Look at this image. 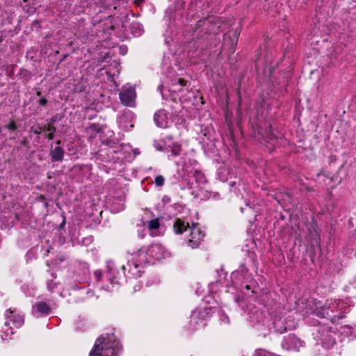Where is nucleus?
<instances>
[{
	"mask_svg": "<svg viewBox=\"0 0 356 356\" xmlns=\"http://www.w3.org/2000/svg\"><path fill=\"white\" fill-rule=\"evenodd\" d=\"M169 252L160 244H153L145 252L139 250L131 254V259L129 260L130 266L129 273L135 276H140V270H137L143 264L151 262L150 258L160 260L167 257Z\"/></svg>",
	"mask_w": 356,
	"mask_h": 356,
	"instance_id": "1",
	"label": "nucleus"
},
{
	"mask_svg": "<svg viewBox=\"0 0 356 356\" xmlns=\"http://www.w3.org/2000/svg\"><path fill=\"white\" fill-rule=\"evenodd\" d=\"M120 348L113 334H102L97 339L89 356H117Z\"/></svg>",
	"mask_w": 356,
	"mask_h": 356,
	"instance_id": "2",
	"label": "nucleus"
},
{
	"mask_svg": "<svg viewBox=\"0 0 356 356\" xmlns=\"http://www.w3.org/2000/svg\"><path fill=\"white\" fill-rule=\"evenodd\" d=\"M173 227L175 232L177 234H183L184 232L186 231L187 228H188L190 234L187 241L188 246L193 249L200 246L204 236V234L200 230L197 223L193 222L190 227L188 222H185L181 218H177L174 222Z\"/></svg>",
	"mask_w": 356,
	"mask_h": 356,
	"instance_id": "3",
	"label": "nucleus"
},
{
	"mask_svg": "<svg viewBox=\"0 0 356 356\" xmlns=\"http://www.w3.org/2000/svg\"><path fill=\"white\" fill-rule=\"evenodd\" d=\"M136 93L135 88L130 84L124 85L120 92V99L121 103L129 107L136 106Z\"/></svg>",
	"mask_w": 356,
	"mask_h": 356,
	"instance_id": "4",
	"label": "nucleus"
},
{
	"mask_svg": "<svg viewBox=\"0 0 356 356\" xmlns=\"http://www.w3.org/2000/svg\"><path fill=\"white\" fill-rule=\"evenodd\" d=\"M219 26L213 24V19H204L200 20L197 24V27L194 30V38H199L202 33H216Z\"/></svg>",
	"mask_w": 356,
	"mask_h": 356,
	"instance_id": "5",
	"label": "nucleus"
},
{
	"mask_svg": "<svg viewBox=\"0 0 356 356\" xmlns=\"http://www.w3.org/2000/svg\"><path fill=\"white\" fill-rule=\"evenodd\" d=\"M341 303L339 300H334L332 302L325 305L322 308L323 316L330 319L332 322L335 321L337 317V318H343L344 315L342 314V313L339 314L337 316L336 315V312L341 309Z\"/></svg>",
	"mask_w": 356,
	"mask_h": 356,
	"instance_id": "6",
	"label": "nucleus"
},
{
	"mask_svg": "<svg viewBox=\"0 0 356 356\" xmlns=\"http://www.w3.org/2000/svg\"><path fill=\"white\" fill-rule=\"evenodd\" d=\"M154 120L156 124L161 128H166L171 123L170 117H168V113L164 110L158 111L154 114Z\"/></svg>",
	"mask_w": 356,
	"mask_h": 356,
	"instance_id": "7",
	"label": "nucleus"
},
{
	"mask_svg": "<svg viewBox=\"0 0 356 356\" xmlns=\"http://www.w3.org/2000/svg\"><path fill=\"white\" fill-rule=\"evenodd\" d=\"M282 346L288 350H298L302 346V342L296 336L289 335L284 339Z\"/></svg>",
	"mask_w": 356,
	"mask_h": 356,
	"instance_id": "8",
	"label": "nucleus"
},
{
	"mask_svg": "<svg viewBox=\"0 0 356 356\" xmlns=\"http://www.w3.org/2000/svg\"><path fill=\"white\" fill-rule=\"evenodd\" d=\"M14 311L9 309L6 312V321H12L16 327H21L24 323V318L19 314H13Z\"/></svg>",
	"mask_w": 356,
	"mask_h": 356,
	"instance_id": "9",
	"label": "nucleus"
},
{
	"mask_svg": "<svg viewBox=\"0 0 356 356\" xmlns=\"http://www.w3.org/2000/svg\"><path fill=\"white\" fill-rule=\"evenodd\" d=\"M33 311L40 315H46L49 313L50 307L45 302H38L33 305Z\"/></svg>",
	"mask_w": 356,
	"mask_h": 356,
	"instance_id": "10",
	"label": "nucleus"
},
{
	"mask_svg": "<svg viewBox=\"0 0 356 356\" xmlns=\"http://www.w3.org/2000/svg\"><path fill=\"white\" fill-rule=\"evenodd\" d=\"M51 156L54 161H61L64 156V150L60 147H56L51 150Z\"/></svg>",
	"mask_w": 356,
	"mask_h": 356,
	"instance_id": "11",
	"label": "nucleus"
},
{
	"mask_svg": "<svg viewBox=\"0 0 356 356\" xmlns=\"http://www.w3.org/2000/svg\"><path fill=\"white\" fill-rule=\"evenodd\" d=\"M9 322L6 321L4 323L3 330L1 334V338L3 340H7L10 338V336L13 334L12 329L9 327Z\"/></svg>",
	"mask_w": 356,
	"mask_h": 356,
	"instance_id": "12",
	"label": "nucleus"
},
{
	"mask_svg": "<svg viewBox=\"0 0 356 356\" xmlns=\"http://www.w3.org/2000/svg\"><path fill=\"white\" fill-rule=\"evenodd\" d=\"M231 35L233 37V39L232 40V42H231V46H232V49H234V47L237 44L239 33L238 31H235L234 32H233L232 33H229L225 35V38H224L225 42H227V40L228 38L229 39L231 38Z\"/></svg>",
	"mask_w": 356,
	"mask_h": 356,
	"instance_id": "13",
	"label": "nucleus"
},
{
	"mask_svg": "<svg viewBox=\"0 0 356 356\" xmlns=\"http://www.w3.org/2000/svg\"><path fill=\"white\" fill-rule=\"evenodd\" d=\"M159 227V222L158 219L152 220L148 223V228L150 230H154L158 229Z\"/></svg>",
	"mask_w": 356,
	"mask_h": 356,
	"instance_id": "14",
	"label": "nucleus"
},
{
	"mask_svg": "<svg viewBox=\"0 0 356 356\" xmlns=\"http://www.w3.org/2000/svg\"><path fill=\"white\" fill-rule=\"evenodd\" d=\"M165 179L161 175H158L155 178V184L157 186H162L164 184Z\"/></svg>",
	"mask_w": 356,
	"mask_h": 356,
	"instance_id": "15",
	"label": "nucleus"
},
{
	"mask_svg": "<svg viewBox=\"0 0 356 356\" xmlns=\"http://www.w3.org/2000/svg\"><path fill=\"white\" fill-rule=\"evenodd\" d=\"M111 270H112L111 269H110V270H109V273H108V274H109V280H111V284L112 286H111V287L108 286V287L106 289V291H113V287H114L113 284H118V281H115V280H114V279H112V278H111Z\"/></svg>",
	"mask_w": 356,
	"mask_h": 356,
	"instance_id": "16",
	"label": "nucleus"
},
{
	"mask_svg": "<svg viewBox=\"0 0 356 356\" xmlns=\"http://www.w3.org/2000/svg\"><path fill=\"white\" fill-rule=\"evenodd\" d=\"M138 29V32L134 33V35L135 36L140 35V34L142 33V31L140 30V25L139 24H133L131 25V29Z\"/></svg>",
	"mask_w": 356,
	"mask_h": 356,
	"instance_id": "17",
	"label": "nucleus"
},
{
	"mask_svg": "<svg viewBox=\"0 0 356 356\" xmlns=\"http://www.w3.org/2000/svg\"><path fill=\"white\" fill-rule=\"evenodd\" d=\"M257 355V356H273L271 353L267 352L264 350H259Z\"/></svg>",
	"mask_w": 356,
	"mask_h": 356,
	"instance_id": "18",
	"label": "nucleus"
},
{
	"mask_svg": "<svg viewBox=\"0 0 356 356\" xmlns=\"http://www.w3.org/2000/svg\"><path fill=\"white\" fill-rule=\"evenodd\" d=\"M47 131L49 132L47 135V138L51 140L54 138V134L55 132V128L53 127H49Z\"/></svg>",
	"mask_w": 356,
	"mask_h": 356,
	"instance_id": "19",
	"label": "nucleus"
},
{
	"mask_svg": "<svg viewBox=\"0 0 356 356\" xmlns=\"http://www.w3.org/2000/svg\"><path fill=\"white\" fill-rule=\"evenodd\" d=\"M179 152H180V147L179 145H175L172 147V150H171V152L172 154V155L174 156H177L179 154Z\"/></svg>",
	"mask_w": 356,
	"mask_h": 356,
	"instance_id": "20",
	"label": "nucleus"
},
{
	"mask_svg": "<svg viewBox=\"0 0 356 356\" xmlns=\"http://www.w3.org/2000/svg\"><path fill=\"white\" fill-rule=\"evenodd\" d=\"M55 286H56V283H54L53 281H49L47 282V289L50 291H54V288L55 287Z\"/></svg>",
	"mask_w": 356,
	"mask_h": 356,
	"instance_id": "21",
	"label": "nucleus"
},
{
	"mask_svg": "<svg viewBox=\"0 0 356 356\" xmlns=\"http://www.w3.org/2000/svg\"><path fill=\"white\" fill-rule=\"evenodd\" d=\"M8 129L10 130H15L17 129V126L13 120L8 125Z\"/></svg>",
	"mask_w": 356,
	"mask_h": 356,
	"instance_id": "22",
	"label": "nucleus"
},
{
	"mask_svg": "<svg viewBox=\"0 0 356 356\" xmlns=\"http://www.w3.org/2000/svg\"><path fill=\"white\" fill-rule=\"evenodd\" d=\"M95 277H96L98 280H99L102 278V272H101V271L96 270V271L95 272Z\"/></svg>",
	"mask_w": 356,
	"mask_h": 356,
	"instance_id": "23",
	"label": "nucleus"
},
{
	"mask_svg": "<svg viewBox=\"0 0 356 356\" xmlns=\"http://www.w3.org/2000/svg\"><path fill=\"white\" fill-rule=\"evenodd\" d=\"M40 104L42 106H44L47 104V99L45 98H42L40 99Z\"/></svg>",
	"mask_w": 356,
	"mask_h": 356,
	"instance_id": "24",
	"label": "nucleus"
},
{
	"mask_svg": "<svg viewBox=\"0 0 356 356\" xmlns=\"http://www.w3.org/2000/svg\"><path fill=\"white\" fill-rule=\"evenodd\" d=\"M195 176L197 178L202 179H204V176L201 172H195Z\"/></svg>",
	"mask_w": 356,
	"mask_h": 356,
	"instance_id": "25",
	"label": "nucleus"
},
{
	"mask_svg": "<svg viewBox=\"0 0 356 356\" xmlns=\"http://www.w3.org/2000/svg\"><path fill=\"white\" fill-rule=\"evenodd\" d=\"M179 83L181 86H184L186 84V82L184 79H179Z\"/></svg>",
	"mask_w": 356,
	"mask_h": 356,
	"instance_id": "26",
	"label": "nucleus"
},
{
	"mask_svg": "<svg viewBox=\"0 0 356 356\" xmlns=\"http://www.w3.org/2000/svg\"><path fill=\"white\" fill-rule=\"evenodd\" d=\"M144 1H145V0H134V2H135L136 4L139 5V4L142 3Z\"/></svg>",
	"mask_w": 356,
	"mask_h": 356,
	"instance_id": "27",
	"label": "nucleus"
},
{
	"mask_svg": "<svg viewBox=\"0 0 356 356\" xmlns=\"http://www.w3.org/2000/svg\"><path fill=\"white\" fill-rule=\"evenodd\" d=\"M245 288H246V289L249 290V289H250V286H249V285H246V286H245Z\"/></svg>",
	"mask_w": 356,
	"mask_h": 356,
	"instance_id": "28",
	"label": "nucleus"
},
{
	"mask_svg": "<svg viewBox=\"0 0 356 356\" xmlns=\"http://www.w3.org/2000/svg\"><path fill=\"white\" fill-rule=\"evenodd\" d=\"M122 268L123 270H124L125 266H122Z\"/></svg>",
	"mask_w": 356,
	"mask_h": 356,
	"instance_id": "29",
	"label": "nucleus"
}]
</instances>
